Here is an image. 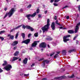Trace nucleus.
Wrapping results in <instances>:
<instances>
[{"mask_svg":"<svg viewBox=\"0 0 80 80\" xmlns=\"http://www.w3.org/2000/svg\"><path fill=\"white\" fill-rule=\"evenodd\" d=\"M14 12H15V8H11L10 11L8 13H6L5 16L4 17V18H6V17H7V15H8V16L9 18L10 17H12V15L13 14Z\"/></svg>","mask_w":80,"mask_h":80,"instance_id":"f257e3e1","label":"nucleus"},{"mask_svg":"<svg viewBox=\"0 0 80 80\" xmlns=\"http://www.w3.org/2000/svg\"><path fill=\"white\" fill-rule=\"evenodd\" d=\"M49 25H50L47 24L42 28V29L43 31V33H44L45 31H48V30L49 29Z\"/></svg>","mask_w":80,"mask_h":80,"instance_id":"f03ea898","label":"nucleus"},{"mask_svg":"<svg viewBox=\"0 0 80 80\" xmlns=\"http://www.w3.org/2000/svg\"><path fill=\"white\" fill-rule=\"evenodd\" d=\"M36 15V13H34L32 14H29L26 16V17L29 20H30V17H34Z\"/></svg>","mask_w":80,"mask_h":80,"instance_id":"7ed1b4c3","label":"nucleus"},{"mask_svg":"<svg viewBox=\"0 0 80 80\" xmlns=\"http://www.w3.org/2000/svg\"><path fill=\"white\" fill-rule=\"evenodd\" d=\"M68 37H70V35H68L67 36L64 37L63 38V40L64 42H66L67 41H69L70 39L68 38H68Z\"/></svg>","mask_w":80,"mask_h":80,"instance_id":"20e7f679","label":"nucleus"},{"mask_svg":"<svg viewBox=\"0 0 80 80\" xmlns=\"http://www.w3.org/2000/svg\"><path fill=\"white\" fill-rule=\"evenodd\" d=\"M12 68V66L10 64H8L6 66L4 67V69H5L7 71H10Z\"/></svg>","mask_w":80,"mask_h":80,"instance_id":"39448f33","label":"nucleus"},{"mask_svg":"<svg viewBox=\"0 0 80 80\" xmlns=\"http://www.w3.org/2000/svg\"><path fill=\"white\" fill-rule=\"evenodd\" d=\"M47 46V44L45 42H42L40 44L39 47L41 48H45Z\"/></svg>","mask_w":80,"mask_h":80,"instance_id":"423d86ee","label":"nucleus"},{"mask_svg":"<svg viewBox=\"0 0 80 80\" xmlns=\"http://www.w3.org/2000/svg\"><path fill=\"white\" fill-rule=\"evenodd\" d=\"M80 22L78 23L77 26H76V28H75V33H77L78 30V26H80Z\"/></svg>","mask_w":80,"mask_h":80,"instance_id":"0eeeda50","label":"nucleus"},{"mask_svg":"<svg viewBox=\"0 0 80 80\" xmlns=\"http://www.w3.org/2000/svg\"><path fill=\"white\" fill-rule=\"evenodd\" d=\"M30 39H28L27 40L23 41H22V43H24L26 44H28V43H30Z\"/></svg>","mask_w":80,"mask_h":80,"instance_id":"6e6552de","label":"nucleus"},{"mask_svg":"<svg viewBox=\"0 0 80 80\" xmlns=\"http://www.w3.org/2000/svg\"><path fill=\"white\" fill-rule=\"evenodd\" d=\"M40 41H34V42L32 44V47H35L37 45V42H39Z\"/></svg>","mask_w":80,"mask_h":80,"instance_id":"1a4fd4ad","label":"nucleus"},{"mask_svg":"<svg viewBox=\"0 0 80 80\" xmlns=\"http://www.w3.org/2000/svg\"><path fill=\"white\" fill-rule=\"evenodd\" d=\"M51 27L52 30H54L55 28V23H54V22H52V23Z\"/></svg>","mask_w":80,"mask_h":80,"instance_id":"9d476101","label":"nucleus"},{"mask_svg":"<svg viewBox=\"0 0 80 80\" xmlns=\"http://www.w3.org/2000/svg\"><path fill=\"white\" fill-rule=\"evenodd\" d=\"M7 37H9V38L10 39H11V40H13V38H14V36L11 35V34H9L8 35Z\"/></svg>","mask_w":80,"mask_h":80,"instance_id":"9b49d317","label":"nucleus"},{"mask_svg":"<svg viewBox=\"0 0 80 80\" xmlns=\"http://www.w3.org/2000/svg\"><path fill=\"white\" fill-rule=\"evenodd\" d=\"M26 28L28 29H30L31 30V32H33V31L34 30V29H33V28L29 26H26Z\"/></svg>","mask_w":80,"mask_h":80,"instance_id":"f8f14e48","label":"nucleus"},{"mask_svg":"<svg viewBox=\"0 0 80 80\" xmlns=\"http://www.w3.org/2000/svg\"><path fill=\"white\" fill-rule=\"evenodd\" d=\"M19 58H17L15 57H14L13 58V59L12 60H10L11 62H13L14 61H15V60H17Z\"/></svg>","mask_w":80,"mask_h":80,"instance_id":"ddd939ff","label":"nucleus"},{"mask_svg":"<svg viewBox=\"0 0 80 80\" xmlns=\"http://www.w3.org/2000/svg\"><path fill=\"white\" fill-rule=\"evenodd\" d=\"M46 40H52L53 38L50 37V36H48L46 38Z\"/></svg>","mask_w":80,"mask_h":80,"instance_id":"4468645a","label":"nucleus"},{"mask_svg":"<svg viewBox=\"0 0 80 80\" xmlns=\"http://www.w3.org/2000/svg\"><path fill=\"white\" fill-rule=\"evenodd\" d=\"M28 59L27 58H25V59L23 61V63L24 64H27V61Z\"/></svg>","mask_w":80,"mask_h":80,"instance_id":"2eb2a0df","label":"nucleus"},{"mask_svg":"<svg viewBox=\"0 0 80 80\" xmlns=\"http://www.w3.org/2000/svg\"><path fill=\"white\" fill-rule=\"evenodd\" d=\"M64 78V76H62L61 77L55 78V79L56 80H60V79H63Z\"/></svg>","mask_w":80,"mask_h":80,"instance_id":"dca6fc26","label":"nucleus"},{"mask_svg":"<svg viewBox=\"0 0 80 80\" xmlns=\"http://www.w3.org/2000/svg\"><path fill=\"white\" fill-rule=\"evenodd\" d=\"M62 55H66V53H67V52H66V50H63L62 51Z\"/></svg>","mask_w":80,"mask_h":80,"instance_id":"f3484780","label":"nucleus"},{"mask_svg":"<svg viewBox=\"0 0 80 80\" xmlns=\"http://www.w3.org/2000/svg\"><path fill=\"white\" fill-rule=\"evenodd\" d=\"M68 32L69 33H73L74 31L72 30H70L68 31Z\"/></svg>","mask_w":80,"mask_h":80,"instance_id":"a211bd4d","label":"nucleus"},{"mask_svg":"<svg viewBox=\"0 0 80 80\" xmlns=\"http://www.w3.org/2000/svg\"><path fill=\"white\" fill-rule=\"evenodd\" d=\"M17 44H18V42L14 41L13 44V45H14V46L16 45H17Z\"/></svg>","mask_w":80,"mask_h":80,"instance_id":"6ab92c4d","label":"nucleus"},{"mask_svg":"<svg viewBox=\"0 0 80 80\" xmlns=\"http://www.w3.org/2000/svg\"><path fill=\"white\" fill-rule=\"evenodd\" d=\"M4 63L2 64V66H5L7 65V62L6 61H4Z\"/></svg>","mask_w":80,"mask_h":80,"instance_id":"aec40b11","label":"nucleus"},{"mask_svg":"<svg viewBox=\"0 0 80 80\" xmlns=\"http://www.w3.org/2000/svg\"><path fill=\"white\" fill-rule=\"evenodd\" d=\"M25 33H22V37L23 38V39H25Z\"/></svg>","mask_w":80,"mask_h":80,"instance_id":"412c9836","label":"nucleus"},{"mask_svg":"<svg viewBox=\"0 0 80 80\" xmlns=\"http://www.w3.org/2000/svg\"><path fill=\"white\" fill-rule=\"evenodd\" d=\"M18 53H19V52L18 51H17L16 52L14 53V56H17L18 55Z\"/></svg>","mask_w":80,"mask_h":80,"instance_id":"4be33fe9","label":"nucleus"},{"mask_svg":"<svg viewBox=\"0 0 80 80\" xmlns=\"http://www.w3.org/2000/svg\"><path fill=\"white\" fill-rule=\"evenodd\" d=\"M22 27V25L18 26L17 27L15 28V29H18V28H20V27Z\"/></svg>","mask_w":80,"mask_h":80,"instance_id":"5701e85b","label":"nucleus"},{"mask_svg":"<svg viewBox=\"0 0 80 80\" xmlns=\"http://www.w3.org/2000/svg\"><path fill=\"white\" fill-rule=\"evenodd\" d=\"M44 62L46 63H49V61L47 60H44Z\"/></svg>","mask_w":80,"mask_h":80,"instance_id":"b1692460","label":"nucleus"},{"mask_svg":"<svg viewBox=\"0 0 80 80\" xmlns=\"http://www.w3.org/2000/svg\"><path fill=\"white\" fill-rule=\"evenodd\" d=\"M5 32V31L3 30L2 31H0V35L2 34V33H3Z\"/></svg>","mask_w":80,"mask_h":80,"instance_id":"393cba45","label":"nucleus"},{"mask_svg":"<svg viewBox=\"0 0 80 80\" xmlns=\"http://www.w3.org/2000/svg\"><path fill=\"white\" fill-rule=\"evenodd\" d=\"M18 35H19V34L18 33H16L15 38L16 39H17V38L18 37Z\"/></svg>","mask_w":80,"mask_h":80,"instance_id":"a878e982","label":"nucleus"},{"mask_svg":"<svg viewBox=\"0 0 80 80\" xmlns=\"http://www.w3.org/2000/svg\"><path fill=\"white\" fill-rule=\"evenodd\" d=\"M22 76H25L26 77H28L29 75V74H22Z\"/></svg>","mask_w":80,"mask_h":80,"instance_id":"bb28decb","label":"nucleus"},{"mask_svg":"<svg viewBox=\"0 0 80 80\" xmlns=\"http://www.w3.org/2000/svg\"><path fill=\"white\" fill-rule=\"evenodd\" d=\"M58 57V54H56L54 56V58H56L57 57Z\"/></svg>","mask_w":80,"mask_h":80,"instance_id":"cd10ccee","label":"nucleus"},{"mask_svg":"<svg viewBox=\"0 0 80 80\" xmlns=\"http://www.w3.org/2000/svg\"><path fill=\"white\" fill-rule=\"evenodd\" d=\"M45 63L44 62V61H43V62L42 63V66L43 67H45Z\"/></svg>","mask_w":80,"mask_h":80,"instance_id":"c85d7f7f","label":"nucleus"},{"mask_svg":"<svg viewBox=\"0 0 80 80\" xmlns=\"http://www.w3.org/2000/svg\"><path fill=\"white\" fill-rule=\"evenodd\" d=\"M50 22V20H49V19H48L47 20V25H50V24H49V22Z\"/></svg>","mask_w":80,"mask_h":80,"instance_id":"c756f323","label":"nucleus"},{"mask_svg":"<svg viewBox=\"0 0 80 80\" xmlns=\"http://www.w3.org/2000/svg\"><path fill=\"white\" fill-rule=\"evenodd\" d=\"M34 36L36 37H38V33H35L34 34Z\"/></svg>","mask_w":80,"mask_h":80,"instance_id":"7c9ffc66","label":"nucleus"},{"mask_svg":"<svg viewBox=\"0 0 80 80\" xmlns=\"http://www.w3.org/2000/svg\"><path fill=\"white\" fill-rule=\"evenodd\" d=\"M74 50H73V49H72V50H70L69 51H68V52L69 53H71L72 52H73Z\"/></svg>","mask_w":80,"mask_h":80,"instance_id":"2f4dec72","label":"nucleus"},{"mask_svg":"<svg viewBox=\"0 0 80 80\" xmlns=\"http://www.w3.org/2000/svg\"><path fill=\"white\" fill-rule=\"evenodd\" d=\"M26 26L24 25H23L22 27V28H23V29H25V28H26Z\"/></svg>","mask_w":80,"mask_h":80,"instance_id":"473e14b6","label":"nucleus"},{"mask_svg":"<svg viewBox=\"0 0 80 80\" xmlns=\"http://www.w3.org/2000/svg\"><path fill=\"white\" fill-rule=\"evenodd\" d=\"M75 77V76L73 75L72 74L71 76L70 77V78H73Z\"/></svg>","mask_w":80,"mask_h":80,"instance_id":"72a5a7b5","label":"nucleus"},{"mask_svg":"<svg viewBox=\"0 0 80 80\" xmlns=\"http://www.w3.org/2000/svg\"><path fill=\"white\" fill-rule=\"evenodd\" d=\"M31 7H32V5L31 4H29L28 6V8H31Z\"/></svg>","mask_w":80,"mask_h":80,"instance_id":"f704fd0d","label":"nucleus"},{"mask_svg":"<svg viewBox=\"0 0 80 80\" xmlns=\"http://www.w3.org/2000/svg\"><path fill=\"white\" fill-rule=\"evenodd\" d=\"M15 30V28H13V29H12L11 30L10 32H13V31H14V30Z\"/></svg>","mask_w":80,"mask_h":80,"instance_id":"c9c22d12","label":"nucleus"},{"mask_svg":"<svg viewBox=\"0 0 80 80\" xmlns=\"http://www.w3.org/2000/svg\"><path fill=\"white\" fill-rule=\"evenodd\" d=\"M60 0H54V2H58L59 1H60Z\"/></svg>","mask_w":80,"mask_h":80,"instance_id":"e433bc0d","label":"nucleus"},{"mask_svg":"<svg viewBox=\"0 0 80 80\" xmlns=\"http://www.w3.org/2000/svg\"><path fill=\"white\" fill-rule=\"evenodd\" d=\"M77 37H78V35H77L76 36H75V37H74L73 38V40H75V38H77Z\"/></svg>","mask_w":80,"mask_h":80,"instance_id":"4c0bfd02","label":"nucleus"},{"mask_svg":"<svg viewBox=\"0 0 80 80\" xmlns=\"http://www.w3.org/2000/svg\"><path fill=\"white\" fill-rule=\"evenodd\" d=\"M56 24H57V25H60V24L59 23H58V20L56 21Z\"/></svg>","mask_w":80,"mask_h":80,"instance_id":"58836bf2","label":"nucleus"},{"mask_svg":"<svg viewBox=\"0 0 80 80\" xmlns=\"http://www.w3.org/2000/svg\"><path fill=\"white\" fill-rule=\"evenodd\" d=\"M31 35H32V34L31 33L29 34L28 35V37L29 38L30 37V36H31Z\"/></svg>","mask_w":80,"mask_h":80,"instance_id":"ea45409f","label":"nucleus"},{"mask_svg":"<svg viewBox=\"0 0 80 80\" xmlns=\"http://www.w3.org/2000/svg\"><path fill=\"white\" fill-rule=\"evenodd\" d=\"M0 39H1L2 40H4V38H3V37H0Z\"/></svg>","mask_w":80,"mask_h":80,"instance_id":"a19ab883","label":"nucleus"},{"mask_svg":"<svg viewBox=\"0 0 80 80\" xmlns=\"http://www.w3.org/2000/svg\"><path fill=\"white\" fill-rule=\"evenodd\" d=\"M55 54V52H53L52 54L50 55V57H52V55H53Z\"/></svg>","mask_w":80,"mask_h":80,"instance_id":"79ce46f5","label":"nucleus"},{"mask_svg":"<svg viewBox=\"0 0 80 80\" xmlns=\"http://www.w3.org/2000/svg\"><path fill=\"white\" fill-rule=\"evenodd\" d=\"M39 11H40V10H39V9H38L37 10V13H39Z\"/></svg>","mask_w":80,"mask_h":80,"instance_id":"37998d69","label":"nucleus"},{"mask_svg":"<svg viewBox=\"0 0 80 80\" xmlns=\"http://www.w3.org/2000/svg\"><path fill=\"white\" fill-rule=\"evenodd\" d=\"M43 60V58H41L39 60V61H42Z\"/></svg>","mask_w":80,"mask_h":80,"instance_id":"c03bdc74","label":"nucleus"},{"mask_svg":"<svg viewBox=\"0 0 80 80\" xmlns=\"http://www.w3.org/2000/svg\"><path fill=\"white\" fill-rule=\"evenodd\" d=\"M57 16H55L54 18V20H57Z\"/></svg>","mask_w":80,"mask_h":80,"instance_id":"a18cd8bd","label":"nucleus"},{"mask_svg":"<svg viewBox=\"0 0 80 80\" xmlns=\"http://www.w3.org/2000/svg\"><path fill=\"white\" fill-rule=\"evenodd\" d=\"M38 18H41V15L40 14H38Z\"/></svg>","mask_w":80,"mask_h":80,"instance_id":"49530a36","label":"nucleus"},{"mask_svg":"<svg viewBox=\"0 0 80 80\" xmlns=\"http://www.w3.org/2000/svg\"><path fill=\"white\" fill-rule=\"evenodd\" d=\"M54 6H58V4L57 3H54Z\"/></svg>","mask_w":80,"mask_h":80,"instance_id":"de8ad7c7","label":"nucleus"},{"mask_svg":"<svg viewBox=\"0 0 80 80\" xmlns=\"http://www.w3.org/2000/svg\"><path fill=\"white\" fill-rule=\"evenodd\" d=\"M67 7H68V6H65L64 7L62 8H63V9L65 8H67Z\"/></svg>","mask_w":80,"mask_h":80,"instance_id":"09e8293b","label":"nucleus"},{"mask_svg":"<svg viewBox=\"0 0 80 80\" xmlns=\"http://www.w3.org/2000/svg\"><path fill=\"white\" fill-rule=\"evenodd\" d=\"M47 80V78H43L42 80Z\"/></svg>","mask_w":80,"mask_h":80,"instance_id":"8fccbe9b","label":"nucleus"},{"mask_svg":"<svg viewBox=\"0 0 80 80\" xmlns=\"http://www.w3.org/2000/svg\"><path fill=\"white\" fill-rule=\"evenodd\" d=\"M34 65H35V63L32 64V65H31V67H33V66H34Z\"/></svg>","mask_w":80,"mask_h":80,"instance_id":"3c124183","label":"nucleus"},{"mask_svg":"<svg viewBox=\"0 0 80 80\" xmlns=\"http://www.w3.org/2000/svg\"><path fill=\"white\" fill-rule=\"evenodd\" d=\"M3 72V70H2L1 69H0V73L2 72Z\"/></svg>","mask_w":80,"mask_h":80,"instance_id":"603ef678","label":"nucleus"},{"mask_svg":"<svg viewBox=\"0 0 80 80\" xmlns=\"http://www.w3.org/2000/svg\"><path fill=\"white\" fill-rule=\"evenodd\" d=\"M53 1H54V0H51L50 1L51 3L53 2Z\"/></svg>","mask_w":80,"mask_h":80,"instance_id":"864d4df0","label":"nucleus"},{"mask_svg":"<svg viewBox=\"0 0 80 80\" xmlns=\"http://www.w3.org/2000/svg\"><path fill=\"white\" fill-rule=\"evenodd\" d=\"M60 52H61V51H58L57 52V53H58V54H59Z\"/></svg>","mask_w":80,"mask_h":80,"instance_id":"5fc2aeb1","label":"nucleus"},{"mask_svg":"<svg viewBox=\"0 0 80 80\" xmlns=\"http://www.w3.org/2000/svg\"><path fill=\"white\" fill-rule=\"evenodd\" d=\"M66 18H67V19H68L69 18V16H67L66 17Z\"/></svg>","mask_w":80,"mask_h":80,"instance_id":"6e6d98bb","label":"nucleus"},{"mask_svg":"<svg viewBox=\"0 0 80 80\" xmlns=\"http://www.w3.org/2000/svg\"><path fill=\"white\" fill-rule=\"evenodd\" d=\"M44 13H45V14H46V13H47V11H46Z\"/></svg>","mask_w":80,"mask_h":80,"instance_id":"4d7b16f0","label":"nucleus"},{"mask_svg":"<svg viewBox=\"0 0 80 80\" xmlns=\"http://www.w3.org/2000/svg\"><path fill=\"white\" fill-rule=\"evenodd\" d=\"M48 48H50V45H48Z\"/></svg>","mask_w":80,"mask_h":80,"instance_id":"13d9d810","label":"nucleus"},{"mask_svg":"<svg viewBox=\"0 0 80 80\" xmlns=\"http://www.w3.org/2000/svg\"><path fill=\"white\" fill-rule=\"evenodd\" d=\"M16 48H17L16 47H14V50H16Z\"/></svg>","mask_w":80,"mask_h":80,"instance_id":"bf43d9fd","label":"nucleus"},{"mask_svg":"<svg viewBox=\"0 0 80 80\" xmlns=\"http://www.w3.org/2000/svg\"><path fill=\"white\" fill-rule=\"evenodd\" d=\"M43 48L41 49V52H43Z\"/></svg>","mask_w":80,"mask_h":80,"instance_id":"052dcab7","label":"nucleus"},{"mask_svg":"<svg viewBox=\"0 0 80 80\" xmlns=\"http://www.w3.org/2000/svg\"><path fill=\"white\" fill-rule=\"evenodd\" d=\"M62 28H63V27H59V28H60V29H62Z\"/></svg>","mask_w":80,"mask_h":80,"instance_id":"680f3d73","label":"nucleus"},{"mask_svg":"<svg viewBox=\"0 0 80 80\" xmlns=\"http://www.w3.org/2000/svg\"><path fill=\"white\" fill-rule=\"evenodd\" d=\"M7 8H4V10H5V11H7Z\"/></svg>","mask_w":80,"mask_h":80,"instance_id":"e2e57ef3","label":"nucleus"},{"mask_svg":"<svg viewBox=\"0 0 80 80\" xmlns=\"http://www.w3.org/2000/svg\"><path fill=\"white\" fill-rule=\"evenodd\" d=\"M18 61L20 62V61H21V58L19 59L18 60Z\"/></svg>","mask_w":80,"mask_h":80,"instance_id":"0e129e2a","label":"nucleus"},{"mask_svg":"<svg viewBox=\"0 0 80 80\" xmlns=\"http://www.w3.org/2000/svg\"><path fill=\"white\" fill-rule=\"evenodd\" d=\"M78 41H77L76 42V43H77V44H78Z\"/></svg>","mask_w":80,"mask_h":80,"instance_id":"69168bd1","label":"nucleus"},{"mask_svg":"<svg viewBox=\"0 0 80 80\" xmlns=\"http://www.w3.org/2000/svg\"><path fill=\"white\" fill-rule=\"evenodd\" d=\"M40 33H41L42 32V30H40Z\"/></svg>","mask_w":80,"mask_h":80,"instance_id":"338daca9","label":"nucleus"},{"mask_svg":"<svg viewBox=\"0 0 80 80\" xmlns=\"http://www.w3.org/2000/svg\"><path fill=\"white\" fill-rule=\"evenodd\" d=\"M78 78V79H80V78Z\"/></svg>","mask_w":80,"mask_h":80,"instance_id":"774afa93","label":"nucleus"}]
</instances>
